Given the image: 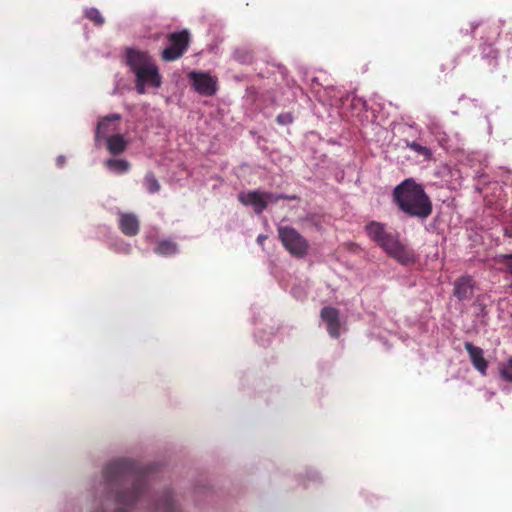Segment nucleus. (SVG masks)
<instances>
[{"instance_id":"obj_28","label":"nucleus","mask_w":512,"mask_h":512,"mask_svg":"<svg viewBox=\"0 0 512 512\" xmlns=\"http://www.w3.org/2000/svg\"><path fill=\"white\" fill-rule=\"evenodd\" d=\"M509 287H510V289H512V282L510 283Z\"/></svg>"},{"instance_id":"obj_12","label":"nucleus","mask_w":512,"mask_h":512,"mask_svg":"<svg viewBox=\"0 0 512 512\" xmlns=\"http://www.w3.org/2000/svg\"><path fill=\"white\" fill-rule=\"evenodd\" d=\"M473 294V280L470 276H462L454 282V295L460 301L469 299Z\"/></svg>"},{"instance_id":"obj_22","label":"nucleus","mask_w":512,"mask_h":512,"mask_svg":"<svg viewBox=\"0 0 512 512\" xmlns=\"http://www.w3.org/2000/svg\"><path fill=\"white\" fill-rule=\"evenodd\" d=\"M500 375L505 381L512 382V358L500 366Z\"/></svg>"},{"instance_id":"obj_23","label":"nucleus","mask_w":512,"mask_h":512,"mask_svg":"<svg viewBox=\"0 0 512 512\" xmlns=\"http://www.w3.org/2000/svg\"><path fill=\"white\" fill-rule=\"evenodd\" d=\"M276 121L280 125H287L293 122V116L291 113H282L277 116Z\"/></svg>"},{"instance_id":"obj_24","label":"nucleus","mask_w":512,"mask_h":512,"mask_svg":"<svg viewBox=\"0 0 512 512\" xmlns=\"http://www.w3.org/2000/svg\"><path fill=\"white\" fill-rule=\"evenodd\" d=\"M263 196H265V200L267 201V204L269 202L276 203L279 201L278 194H273L270 192H263Z\"/></svg>"},{"instance_id":"obj_27","label":"nucleus","mask_w":512,"mask_h":512,"mask_svg":"<svg viewBox=\"0 0 512 512\" xmlns=\"http://www.w3.org/2000/svg\"><path fill=\"white\" fill-rule=\"evenodd\" d=\"M266 239H267V237H266L265 235H262V234H261V235H259V236L257 237V242H258L259 244H261V245H262V244H263V242H264Z\"/></svg>"},{"instance_id":"obj_9","label":"nucleus","mask_w":512,"mask_h":512,"mask_svg":"<svg viewBox=\"0 0 512 512\" xmlns=\"http://www.w3.org/2000/svg\"><path fill=\"white\" fill-rule=\"evenodd\" d=\"M464 347L469 355V358L474 368L482 375H486L488 369V362L483 356L482 348L473 345L471 342H465Z\"/></svg>"},{"instance_id":"obj_17","label":"nucleus","mask_w":512,"mask_h":512,"mask_svg":"<svg viewBox=\"0 0 512 512\" xmlns=\"http://www.w3.org/2000/svg\"><path fill=\"white\" fill-rule=\"evenodd\" d=\"M118 120H120V115H118V114H113V115L106 116V117L102 118L99 121L98 126H97L96 137H98L101 133L102 134L107 133L109 131V129H108L109 123L111 121H118Z\"/></svg>"},{"instance_id":"obj_15","label":"nucleus","mask_w":512,"mask_h":512,"mask_svg":"<svg viewBox=\"0 0 512 512\" xmlns=\"http://www.w3.org/2000/svg\"><path fill=\"white\" fill-rule=\"evenodd\" d=\"M106 166L119 174L126 173L130 169V163L124 159H108Z\"/></svg>"},{"instance_id":"obj_14","label":"nucleus","mask_w":512,"mask_h":512,"mask_svg":"<svg viewBox=\"0 0 512 512\" xmlns=\"http://www.w3.org/2000/svg\"><path fill=\"white\" fill-rule=\"evenodd\" d=\"M154 251L161 256H171L178 252V246L171 240H162L157 244Z\"/></svg>"},{"instance_id":"obj_21","label":"nucleus","mask_w":512,"mask_h":512,"mask_svg":"<svg viewBox=\"0 0 512 512\" xmlns=\"http://www.w3.org/2000/svg\"><path fill=\"white\" fill-rule=\"evenodd\" d=\"M407 147L413 150L414 152L418 153L419 155H422L427 160H429L432 157V152L428 147L422 146L421 144L415 141L407 143Z\"/></svg>"},{"instance_id":"obj_5","label":"nucleus","mask_w":512,"mask_h":512,"mask_svg":"<svg viewBox=\"0 0 512 512\" xmlns=\"http://www.w3.org/2000/svg\"><path fill=\"white\" fill-rule=\"evenodd\" d=\"M278 236L285 249L294 257L303 258L309 250L308 241L293 227L281 226Z\"/></svg>"},{"instance_id":"obj_20","label":"nucleus","mask_w":512,"mask_h":512,"mask_svg":"<svg viewBox=\"0 0 512 512\" xmlns=\"http://www.w3.org/2000/svg\"><path fill=\"white\" fill-rule=\"evenodd\" d=\"M85 17L97 26H101L105 22L104 17L101 15L100 11L97 8L86 9Z\"/></svg>"},{"instance_id":"obj_8","label":"nucleus","mask_w":512,"mask_h":512,"mask_svg":"<svg viewBox=\"0 0 512 512\" xmlns=\"http://www.w3.org/2000/svg\"><path fill=\"white\" fill-rule=\"evenodd\" d=\"M320 317L323 322L326 323L327 332L332 338H338L340 336V313L339 310L326 306L321 309Z\"/></svg>"},{"instance_id":"obj_2","label":"nucleus","mask_w":512,"mask_h":512,"mask_svg":"<svg viewBox=\"0 0 512 512\" xmlns=\"http://www.w3.org/2000/svg\"><path fill=\"white\" fill-rule=\"evenodd\" d=\"M393 201L406 215L422 220L428 218L433 210L432 202L422 185L411 178L394 188Z\"/></svg>"},{"instance_id":"obj_4","label":"nucleus","mask_w":512,"mask_h":512,"mask_svg":"<svg viewBox=\"0 0 512 512\" xmlns=\"http://www.w3.org/2000/svg\"><path fill=\"white\" fill-rule=\"evenodd\" d=\"M365 231L373 242L400 264L409 265L416 262L414 251L400 242L397 233L387 231L385 224L370 221L366 224Z\"/></svg>"},{"instance_id":"obj_26","label":"nucleus","mask_w":512,"mask_h":512,"mask_svg":"<svg viewBox=\"0 0 512 512\" xmlns=\"http://www.w3.org/2000/svg\"><path fill=\"white\" fill-rule=\"evenodd\" d=\"M64 163H65V157H64V156H59V157L57 158V165H58L59 167H62V166L64 165Z\"/></svg>"},{"instance_id":"obj_1","label":"nucleus","mask_w":512,"mask_h":512,"mask_svg":"<svg viewBox=\"0 0 512 512\" xmlns=\"http://www.w3.org/2000/svg\"><path fill=\"white\" fill-rule=\"evenodd\" d=\"M150 467H143L129 459L109 462L103 470L105 494L95 512H130L139 500H144L156 512H177L170 490H165L156 501L148 491Z\"/></svg>"},{"instance_id":"obj_3","label":"nucleus","mask_w":512,"mask_h":512,"mask_svg":"<svg viewBox=\"0 0 512 512\" xmlns=\"http://www.w3.org/2000/svg\"><path fill=\"white\" fill-rule=\"evenodd\" d=\"M126 64L135 75V88L138 94H144L147 87L159 88L162 77L152 57L144 51L133 48L125 50Z\"/></svg>"},{"instance_id":"obj_18","label":"nucleus","mask_w":512,"mask_h":512,"mask_svg":"<svg viewBox=\"0 0 512 512\" xmlns=\"http://www.w3.org/2000/svg\"><path fill=\"white\" fill-rule=\"evenodd\" d=\"M495 261L503 266V268L500 269L502 272L512 275V253L499 254L496 256Z\"/></svg>"},{"instance_id":"obj_11","label":"nucleus","mask_w":512,"mask_h":512,"mask_svg":"<svg viewBox=\"0 0 512 512\" xmlns=\"http://www.w3.org/2000/svg\"><path fill=\"white\" fill-rule=\"evenodd\" d=\"M239 200L244 205L253 206L256 214H261L267 207L265 196L259 191H250L246 194H240Z\"/></svg>"},{"instance_id":"obj_16","label":"nucleus","mask_w":512,"mask_h":512,"mask_svg":"<svg viewBox=\"0 0 512 512\" xmlns=\"http://www.w3.org/2000/svg\"><path fill=\"white\" fill-rule=\"evenodd\" d=\"M234 59L241 64H252L254 61L253 52L246 48L237 49L233 54Z\"/></svg>"},{"instance_id":"obj_13","label":"nucleus","mask_w":512,"mask_h":512,"mask_svg":"<svg viewBox=\"0 0 512 512\" xmlns=\"http://www.w3.org/2000/svg\"><path fill=\"white\" fill-rule=\"evenodd\" d=\"M127 141L120 134H115L107 138V149L112 155H119L125 151Z\"/></svg>"},{"instance_id":"obj_7","label":"nucleus","mask_w":512,"mask_h":512,"mask_svg":"<svg viewBox=\"0 0 512 512\" xmlns=\"http://www.w3.org/2000/svg\"><path fill=\"white\" fill-rule=\"evenodd\" d=\"M188 78L196 92L203 96H213L217 91V79L205 72L191 71Z\"/></svg>"},{"instance_id":"obj_6","label":"nucleus","mask_w":512,"mask_h":512,"mask_svg":"<svg viewBox=\"0 0 512 512\" xmlns=\"http://www.w3.org/2000/svg\"><path fill=\"white\" fill-rule=\"evenodd\" d=\"M169 46L162 51L164 61H175L182 57L188 50L190 34L187 30L170 33L168 35Z\"/></svg>"},{"instance_id":"obj_19","label":"nucleus","mask_w":512,"mask_h":512,"mask_svg":"<svg viewBox=\"0 0 512 512\" xmlns=\"http://www.w3.org/2000/svg\"><path fill=\"white\" fill-rule=\"evenodd\" d=\"M144 185L149 193H156L160 190V184L152 172L145 175Z\"/></svg>"},{"instance_id":"obj_25","label":"nucleus","mask_w":512,"mask_h":512,"mask_svg":"<svg viewBox=\"0 0 512 512\" xmlns=\"http://www.w3.org/2000/svg\"><path fill=\"white\" fill-rule=\"evenodd\" d=\"M279 200L285 199V200H297L298 197L296 195H285V194H278Z\"/></svg>"},{"instance_id":"obj_10","label":"nucleus","mask_w":512,"mask_h":512,"mask_svg":"<svg viewBox=\"0 0 512 512\" xmlns=\"http://www.w3.org/2000/svg\"><path fill=\"white\" fill-rule=\"evenodd\" d=\"M119 229L126 236H136L140 231V222L137 216L133 213H120Z\"/></svg>"}]
</instances>
